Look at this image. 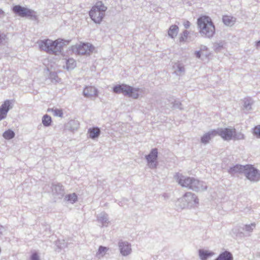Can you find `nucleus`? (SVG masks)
Segmentation results:
<instances>
[{
	"label": "nucleus",
	"mask_w": 260,
	"mask_h": 260,
	"mask_svg": "<svg viewBox=\"0 0 260 260\" xmlns=\"http://www.w3.org/2000/svg\"><path fill=\"white\" fill-rule=\"evenodd\" d=\"M255 46L256 48L260 46V40L255 42Z\"/></svg>",
	"instance_id": "nucleus-48"
},
{
	"label": "nucleus",
	"mask_w": 260,
	"mask_h": 260,
	"mask_svg": "<svg viewBox=\"0 0 260 260\" xmlns=\"http://www.w3.org/2000/svg\"><path fill=\"white\" fill-rule=\"evenodd\" d=\"M107 7L102 2H98L89 11L91 19L96 24H100L105 15Z\"/></svg>",
	"instance_id": "nucleus-4"
},
{
	"label": "nucleus",
	"mask_w": 260,
	"mask_h": 260,
	"mask_svg": "<svg viewBox=\"0 0 260 260\" xmlns=\"http://www.w3.org/2000/svg\"><path fill=\"white\" fill-rule=\"evenodd\" d=\"M202 54L201 50L195 51L194 55L198 58H200Z\"/></svg>",
	"instance_id": "nucleus-43"
},
{
	"label": "nucleus",
	"mask_w": 260,
	"mask_h": 260,
	"mask_svg": "<svg viewBox=\"0 0 260 260\" xmlns=\"http://www.w3.org/2000/svg\"><path fill=\"white\" fill-rule=\"evenodd\" d=\"M255 227V224L254 223H252L250 224L245 225L244 228H243V230H245L247 232H252Z\"/></svg>",
	"instance_id": "nucleus-39"
},
{
	"label": "nucleus",
	"mask_w": 260,
	"mask_h": 260,
	"mask_svg": "<svg viewBox=\"0 0 260 260\" xmlns=\"http://www.w3.org/2000/svg\"><path fill=\"white\" fill-rule=\"evenodd\" d=\"M49 78L53 83L56 84L60 81V79L58 77L57 73L56 72H50Z\"/></svg>",
	"instance_id": "nucleus-31"
},
{
	"label": "nucleus",
	"mask_w": 260,
	"mask_h": 260,
	"mask_svg": "<svg viewBox=\"0 0 260 260\" xmlns=\"http://www.w3.org/2000/svg\"><path fill=\"white\" fill-rule=\"evenodd\" d=\"M243 108L246 110H250L252 109V105L253 101L251 98H245L243 100Z\"/></svg>",
	"instance_id": "nucleus-29"
},
{
	"label": "nucleus",
	"mask_w": 260,
	"mask_h": 260,
	"mask_svg": "<svg viewBox=\"0 0 260 260\" xmlns=\"http://www.w3.org/2000/svg\"><path fill=\"white\" fill-rule=\"evenodd\" d=\"M45 230L46 232H48L49 234H51L50 226L49 224H46L45 226Z\"/></svg>",
	"instance_id": "nucleus-46"
},
{
	"label": "nucleus",
	"mask_w": 260,
	"mask_h": 260,
	"mask_svg": "<svg viewBox=\"0 0 260 260\" xmlns=\"http://www.w3.org/2000/svg\"><path fill=\"white\" fill-rule=\"evenodd\" d=\"M72 51L76 52L78 54L85 55L87 54H89L92 52L94 47L90 44L87 43H83L79 45H75L71 47Z\"/></svg>",
	"instance_id": "nucleus-8"
},
{
	"label": "nucleus",
	"mask_w": 260,
	"mask_h": 260,
	"mask_svg": "<svg viewBox=\"0 0 260 260\" xmlns=\"http://www.w3.org/2000/svg\"><path fill=\"white\" fill-rule=\"evenodd\" d=\"M76 67V61L73 58H69L66 60V69L68 70H73Z\"/></svg>",
	"instance_id": "nucleus-28"
},
{
	"label": "nucleus",
	"mask_w": 260,
	"mask_h": 260,
	"mask_svg": "<svg viewBox=\"0 0 260 260\" xmlns=\"http://www.w3.org/2000/svg\"><path fill=\"white\" fill-rule=\"evenodd\" d=\"M236 21V18L228 15H224L222 17V22L223 23L229 26H233Z\"/></svg>",
	"instance_id": "nucleus-25"
},
{
	"label": "nucleus",
	"mask_w": 260,
	"mask_h": 260,
	"mask_svg": "<svg viewBox=\"0 0 260 260\" xmlns=\"http://www.w3.org/2000/svg\"><path fill=\"white\" fill-rule=\"evenodd\" d=\"M98 92V90L95 87L91 86H86L83 89V95L85 98H90L93 96H97Z\"/></svg>",
	"instance_id": "nucleus-17"
},
{
	"label": "nucleus",
	"mask_w": 260,
	"mask_h": 260,
	"mask_svg": "<svg viewBox=\"0 0 260 260\" xmlns=\"http://www.w3.org/2000/svg\"><path fill=\"white\" fill-rule=\"evenodd\" d=\"M175 66L177 67V70H176L175 72H179L180 73H184L185 72V69L183 65H182L181 63H175V66H174V68H175Z\"/></svg>",
	"instance_id": "nucleus-40"
},
{
	"label": "nucleus",
	"mask_w": 260,
	"mask_h": 260,
	"mask_svg": "<svg viewBox=\"0 0 260 260\" xmlns=\"http://www.w3.org/2000/svg\"><path fill=\"white\" fill-rule=\"evenodd\" d=\"M12 11L15 14L23 17L28 16L31 14V11L29 10L20 5L14 6Z\"/></svg>",
	"instance_id": "nucleus-14"
},
{
	"label": "nucleus",
	"mask_w": 260,
	"mask_h": 260,
	"mask_svg": "<svg viewBox=\"0 0 260 260\" xmlns=\"http://www.w3.org/2000/svg\"><path fill=\"white\" fill-rule=\"evenodd\" d=\"M216 129L217 135L219 136L224 141H230L233 139L234 128H218Z\"/></svg>",
	"instance_id": "nucleus-10"
},
{
	"label": "nucleus",
	"mask_w": 260,
	"mask_h": 260,
	"mask_svg": "<svg viewBox=\"0 0 260 260\" xmlns=\"http://www.w3.org/2000/svg\"><path fill=\"white\" fill-rule=\"evenodd\" d=\"M34 22L36 21L37 23L39 22V20L37 18V16L36 15V12L34 11Z\"/></svg>",
	"instance_id": "nucleus-47"
},
{
	"label": "nucleus",
	"mask_w": 260,
	"mask_h": 260,
	"mask_svg": "<svg viewBox=\"0 0 260 260\" xmlns=\"http://www.w3.org/2000/svg\"><path fill=\"white\" fill-rule=\"evenodd\" d=\"M101 133V129L98 127H93L88 129V138L95 140L99 138Z\"/></svg>",
	"instance_id": "nucleus-20"
},
{
	"label": "nucleus",
	"mask_w": 260,
	"mask_h": 260,
	"mask_svg": "<svg viewBox=\"0 0 260 260\" xmlns=\"http://www.w3.org/2000/svg\"><path fill=\"white\" fill-rule=\"evenodd\" d=\"M50 188L52 194L54 197L61 199L64 196L65 188L61 183L56 181L52 182Z\"/></svg>",
	"instance_id": "nucleus-9"
},
{
	"label": "nucleus",
	"mask_w": 260,
	"mask_h": 260,
	"mask_svg": "<svg viewBox=\"0 0 260 260\" xmlns=\"http://www.w3.org/2000/svg\"><path fill=\"white\" fill-rule=\"evenodd\" d=\"M55 244L58 251L66 248L68 246V243L64 240H57L55 241Z\"/></svg>",
	"instance_id": "nucleus-30"
},
{
	"label": "nucleus",
	"mask_w": 260,
	"mask_h": 260,
	"mask_svg": "<svg viewBox=\"0 0 260 260\" xmlns=\"http://www.w3.org/2000/svg\"><path fill=\"white\" fill-rule=\"evenodd\" d=\"M245 165L236 164L230 167L228 170V173L232 176H234L236 174H244Z\"/></svg>",
	"instance_id": "nucleus-16"
},
{
	"label": "nucleus",
	"mask_w": 260,
	"mask_h": 260,
	"mask_svg": "<svg viewBox=\"0 0 260 260\" xmlns=\"http://www.w3.org/2000/svg\"><path fill=\"white\" fill-rule=\"evenodd\" d=\"M207 189V186L204 182L192 177L190 189L195 191H200L205 190Z\"/></svg>",
	"instance_id": "nucleus-13"
},
{
	"label": "nucleus",
	"mask_w": 260,
	"mask_h": 260,
	"mask_svg": "<svg viewBox=\"0 0 260 260\" xmlns=\"http://www.w3.org/2000/svg\"><path fill=\"white\" fill-rule=\"evenodd\" d=\"M79 122L77 120L71 119L65 124L64 128L66 130L74 132L79 128Z\"/></svg>",
	"instance_id": "nucleus-19"
},
{
	"label": "nucleus",
	"mask_w": 260,
	"mask_h": 260,
	"mask_svg": "<svg viewBox=\"0 0 260 260\" xmlns=\"http://www.w3.org/2000/svg\"><path fill=\"white\" fill-rule=\"evenodd\" d=\"M215 50L217 51L223 48V44L221 42L216 43L214 45Z\"/></svg>",
	"instance_id": "nucleus-41"
},
{
	"label": "nucleus",
	"mask_w": 260,
	"mask_h": 260,
	"mask_svg": "<svg viewBox=\"0 0 260 260\" xmlns=\"http://www.w3.org/2000/svg\"><path fill=\"white\" fill-rule=\"evenodd\" d=\"M252 133L256 138L260 139V125L255 126L252 129Z\"/></svg>",
	"instance_id": "nucleus-35"
},
{
	"label": "nucleus",
	"mask_w": 260,
	"mask_h": 260,
	"mask_svg": "<svg viewBox=\"0 0 260 260\" xmlns=\"http://www.w3.org/2000/svg\"><path fill=\"white\" fill-rule=\"evenodd\" d=\"M118 247L120 254L123 256H126L132 252L131 244L127 241L119 240Z\"/></svg>",
	"instance_id": "nucleus-12"
},
{
	"label": "nucleus",
	"mask_w": 260,
	"mask_h": 260,
	"mask_svg": "<svg viewBox=\"0 0 260 260\" xmlns=\"http://www.w3.org/2000/svg\"><path fill=\"white\" fill-rule=\"evenodd\" d=\"M109 248L107 247L103 246H100L98 249V251L96 253V255H101L102 256L105 255L106 252L108 250Z\"/></svg>",
	"instance_id": "nucleus-36"
},
{
	"label": "nucleus",
	"mask_w": 260,
	"mask_h": 260,
	"mask_svg": "<svg viewBox=\"0 0 260 260\" xmlns=\"http://www.w3.org/2000/svg\"><path fill=\"white\" fill-rule=\"evenodd\" d=\"M214 260H234V257L230 251L225 250L220 253L218 256Z\"/></svg>",
	"instance_id": "nucleus-22"
},
{
	"label": "nucleus",
	"mask_w": 260,
	"mask_h": 260,
	"mask_svg": "<svg viewBox=\"0 0 260 260\" xmlns=\"http://www.w3.org/2000/svg\"><path fill=\"white\" fill-rule=\"evenodd\" d=\"M34 260H40V256L37 251H34Z\"/></svg>",
	"instance_id": "nucleus-44"
},
{
	"label": "nucleus",
	"mask_w": 260,
	"mask_h": 260,
	"mask_svg": "<svg viewBox=\"0 0 260 260\" xmlns=\"http://www.w3.org/2000/svg\"><path fill=\"white\" fill-rule=\"evenodd\" d=\"M233 139L234 140H241L245 139V135L241 132H237L235 128H234Z\"/></svg>",
	"instance_id": "nucleus-33"
},
{
	"label": "nucleus",
	"mask_w": 260,
	"mask_h": 260,
	"mask_svg": "<svg viewBox=\"0 0 260 260\" xmlns=\"http://www.w3.org/2000/svg\"><path fill=\"white\" fill-rule=\"evenodd\" d=\"M199 256L201 260H207L208 258L214 255V252L204 249H200L198 250Z\"/></svg>",
	"instance_id": "nucleus-21"
},
{
	"label": "nucleus",
	"mask_w": 260,
	"mask_h": 260,
	"mask_svg": "<svg viewBox=\"0 0 260 260\" xmlns=\"http://www.w3.org/2000/svg\"><path fill=\"white\" fill-rule=\"evenodd\" d=\"M183 25L185 28L187 29L190 27V23L189 21L186 20L183 22Z\"/></svg>",
	"instance_id": "nucleus-45"
},
{
	"label": "nucleus",
	"mask_w": 260,
	"mask_h": 260,
	"mask_svg": "<svg viewBox=\"0 0 260 260\" xmlns=\"http://www.w3.org/2000/svg\"><path fill=\"white\" fill-rule=\"evenodd\" d=\"M208 49V48L206 46H202V48L201 49V50H207Z\"/></svg>",
	"instance_id": "nucleus-50"
},
{
	"label": "nucleus",
	"mask_w": 260,
	"mask_h": 260,
	"mask_svg": "<svg viewBox=\"0 0 260 260\" xmlns=\"http://www.w3.org/2000/svg\"><path fill=\"white\" fill-rule=\"evenodd\" d=\"M12 108L11 102L6 100L0 107V120L6 118L8 111Z\"/></svg>",
	"instance_id": "nucleus-15"
},
{
	"label": "nucleus",
	"mask_w": 260,
	"mask_h": 260,
	"mask_svg": "<svg viewBox=\"0 0 260 260\" xmlns=\"http://www.w3.org/2000/svg\"><path fill=\"white\" fill-rule=\"evenodd\" d=\"M174 178L182 187L190 189L192 177L185 176L182 174L176 173L174 176Z\"/></svg>",
	"instance_id": "nucleus-11"
},
{
	"label": "nucleus",
	"mask_w": 260,
	"mask_h": 260,
	"mask_svg": "<svg viewBox=\"0 0 260 260\" xmlns=\"http://www.w3.org/2000/svg\"><path fill=\"white\" fill-rule=\"evenodd\" d=\"M244 175L248 180L251 182H256L260 180V171L252 165H245Z\"/></svg>",
	"instance_id": "nucleus-6"
},
{
	"label": "nucleus",
	"mask_w": 260,
	"mask_h": 260,
	"mask_svg": "<svg viewBox=\"0 0 260 260\" xmlns=\"http://www.w3.org/2000/svg\"><path fill=\"white\" fill-rule=\"evenodd\" d=\"M189 34V32L187 30H184L182 34H180V36L179 37V41L180 42H184L186 41L188 36Z\"/></svg>",
	"instance_id": "nucleus-37"
},
{
	"label": "nucleus",
	"mask_w": 260,
	"mask_h": 260,
	"mask_svg": "<svg viewBox=\"0 0 260 260\" xmlns=\"http://www.w3.org/2000/svg\"><path fill=\"white\" fill-rule=\"evenodd\" d=\"M198 197L191 192H186L183 196L178 200L177 205L181 209L185 208H191L197 207L199 205Z\"/></svg>",
	"instance_id": "nucleus-5"
},
{
	"label": "nucleus",
	"mask_w": 260,
	"mask_h": 260,
	"mask_svg": "<svg viewBox=\"0 0 260 260\" xmlns=\"http://www.w3.org/2000/svg\"><path fill=\"white\" fill-rule=\"evenodd\" d=\"M235 233L237 236L243 237L244 235V234L242 232H240L239 229H235Z\"/></svg>",
	"instance_id": "nucleus-42"
},
{
	"label": "nucleus",
	"mask_w": 260,
	"mask_h": 260,
	"mask_svg": "<svg viewBox=\"0 0 260 260\" xmlns=\"http://www.w3.org/2000/svg\"><path fill=\"white\" fill-rule=\"evenodd\" d=\"M140 89L126 84H120L112 87V91L116 94H123L124 96L137 99L139 96Z\"/></svg>",
	"instance_id": "nucleus-3"
},
{
	"label": "nucleus",
	"mask_w": 260,
	"mask_h": 260,
	"mask_svg": "<svg viewBox=\"0 0 260 260\" xmlns=\"http://www.w3.org/2000/svg\"><path fill=\"white\" fill-rule=\"evenodd\" d=\"M179 31V27L177 25L174 24L170 26L168 30V36L172 39H174L177 36Z\"/></svg>",
	"instance_id": "nucleus-24"
},
{
	"label": "nucleus",
	"mask_w": 260,
	"mask_h": 260,
	"mask_svg": "<svg viewBox=\"0 0 260 260\" xmlns=\"http://www.w3.org/2000/svg\"><path fill=\"white\" fill-rule=\"evenodd\" d=\"M42 123L45 127L50 126L52 124L51 117L47 114H45L42 117Z\"/></svg>",
	"instance_id": "nucleus-26"
},
{
	"label": "nucleus",
	"mask_w": 260,
	"mask_h": 260,
	"mask_svg": "<svg viewBox=\"0 0 260 260\" xmlns=\"http://www.w3.org/2000/svg\"><path fill=\"white\" fill-rule=\"evenodd\" d=\"M70 42V40L58 38L55 40L46 39L40 40L37 43L40 50L51 55H58L61 54L63 47L68 45Z\"/></svg>",
	"instance_id": "nucleus-1"
},
{
	"label": "nucleus",
	"mask_w": 260,
	"mask_h": 260,
	"mask_svg": "<svg viewBox=\"0 0 260 260\" xmlns=\"http://www.w3.org/2000/svg\"><path fill=\"white\" fill-rule=\"evenodd\" d=\"M216 136H217V134L215 129L210 131L201 137V142L202 144H207Z\"/></svg>",
	"instance_id": "nucleus-18"
},
{
	"label": "nucleus",
	"mask_w": 260,
	"mask_h": 260,
	"mask_svg": "<svg viewBox=\"0 0 260 260\" xmlns=\"http://www.w3.org/2000/svg\"><path fill=\"white\" fill-rule=\"evenodd\" d=\"M5 15V12L2 10L0 9V18L4 16Z\"/></svg>",
	"instance_id": "nucleus-49"
},
{
	"label": "nucleus",
	"mask_w": 260,
	"mask_h": 260,
	"mask_svg": "<svg viewBox=\"0 0 260 260\" xmlns=\"http://www.w3.org/2000/svg\"><path fill=\"white\" fill-rule=\"evenodd\" d=\"M48 112H52L53 113V114L55 116L59 117H63V111L61 109H57V108H49L47 110Z\"/></svg>",
	"instance_id": "nucleus-32"
},
{
	"label": "nucleus",
	"mask_w": 260,
	"mask_h": 260,
	"mask_svg": "<svg viewBox=\"0 0 260 260\" xmlns=\"http://www.w3.org/2000/svg\"><path fill=\"white\" fill-rule=\"evenodd\" d=\"M166 195H167V193H164V194H163V196H164V197H166Z\"/></svg>",
	"instance_id": "nucleus-51"
},
{
	"label": "nucleus",
	"mask_w": 260,
	"mask_h": 260,
	"mask_svg": "<svg viewBox=\"0 0 260 260\" xmlns=\"http://www.w3.org/2000/svg\"><path fill=\"white\" fill-rule=\"evenodd\" d=\"M3 136L5 139L10 140L14 137L15 133L13 131L8 129L3 133Z\"/></svg>",
	"instance_id": "nucleus-34"
},
{
	"label": "nucleus",
	"mask_w": 260,
	"mask_h": 260,
	"mask_svg": "<svg viewBox=\"0 0 260 260\" xmlns=\"http://www.w3.org/2000/svg\"><path fill=\"white\" fill-rule=\"evenodd\" d=\"M64 200L71 204H74L78 201V197L76 193H70L64 196Z\"/></svg>",
	"instance_id": "nucleus-27"
},
{
	"label": "nucleus",
	"mask_w": 260,
	"mask_h": 260,
	"mask_svg": "<svg viewBox=\"0 0 260 260\" xmlns=\"http://www.w3.org/2000/svg\"><path fill=\"white\" fill-rule=\"evenodd\" d=\"M98 221L102 223V226H107L109 221L108 215L105 212L101 213L97 217Z\"/></svg>",
	"instance_id": "nucleus-23"
},
{
	"label": "nucleus",
	"mask_w": 260,
	"mask_h": 260,
	"mask_svg": "<svg viewBox=\"0 0 260 260\" xmlns=\"http://www.w3.org/2000/svg\"><path fill=\"white\" fill-rule=\"evenodd\" d=\"M158 149L156 148L151 149L149 154L145 156L147 165L150 169H155L157 168L158 165Z\"/></svg>",
	"instance_id": "nucleus-7"
},
{
	"label": "nucleus",
	"mask_w": 260,
	"mask_h": 260,
	"mask_svg": "<svg viewBox=\"0 0 260 260\" xmlns=\"http://www.w3.org/2000/svg\"><path fill=\"white\" fill-rule=\"evenodd\" d=\"M171 104H172V107L174 109H178L180 110L183 109V108L182 107V104L179 101L174 100V101L171 102Z\"/></svg>",
	"instance_id": "nucleus-38"
},
{
	"label": "nucleus",
	"mask_w": 260,
	"mask_h": 260,
	"mask_svg": "<svg viewBox=\"0 0 260 260\" xmlns=\"http://www.w3.org/2000/svg\"><path fill=\"white\" fill-rule=\"evenodd\" d=\"M199 32L204 38L211 39L215 34V27L211 18L207 15L200 16L197 19Z\"/></svg>",
	"instance_id": "nucleus-2"
}]
</instances>
